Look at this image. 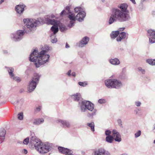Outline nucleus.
<instances>
[{
  "label": "nucleus",
  "instance_id": "nucleus-1",
  "mask_svg": "<svg viewBox=\"0 0 155 155\" xmlns=\"http://www.w3.org/2000/svg\"><path fill=\"white\" fill-rule=\"evenodd\" d=\"M43 50L38 53L37 50H34L31 53L29 57L30 61L35 63V64L37 68L43 65L48 62L50 58V55L46 54L47 50Z\"/></svg>",
  "mask_w": 155,
  "mask_h": 155
},
{
  "label": "nucleus",
  "instance_id": "nucleus-2",
  "mask_svg": "<svg viewBox=\"0 0 155 155\" xmlns=\"http://www.w3.org/2000/svg\"><path fill=\"white\" fill-rule=\"evenodd\" d=\"M130 19V17L129 14L123 12L117 8H113L111 10V13L109 18L108 23L109 25H110L117 21L124 22Z\"/></svg>",
  "mask_w": 155,
  "mask_h": 155
},
{
  "label": "nucleus",
  "instance_id": "nucleus-3",
  "mask_svg": "<svg viewBox=\"0 0 155 155\" xmlns=\"http://www.w3.org/2000/svg\"><path fill=\"white\" fill-rule=\"evenodd\" d=\"M23 22L26 25L24 30L27 32L31 31L37 26L43 24V20L41 18L35 19L25 18L23 19Z\"/></svg>",
  "mask_w": 155,
  "mask_h": 155
},
{
  "label": "nucleus",
  "instance_id": "nucleus-4",
  "mask_svg": "<svg viewBox=\"0 0 155 155\" xmlns=\"http://www.w3.org/2000/svg\"><path fill=\"white\" fill-rule=\"evenodd\" d=\"M80 108L81 111L82 112H85L87 110L92 111V112L87 114V116L89 117L92 118L96 114L97 110L94 109V104L89 101L86 100L82 101L80 104Z\"/></svg>",
  "mask_w": 155,
  "mask_h": 155
},
{
  "label": "nucleus",
  "instance_id": "nucleus-5",
  "mask_svg": "<svg viewBox=\"0 0 155 155\" xmlns=\"http://www.w3.org/2000/svg\"><path fill=\"white\" fill-rule=\"evenodd\" d=\"M41 75L38 74H35L34 77L30 81L28 90L29 92L33 91L36 87Z\"/></svg>",
  "mask_w": 155,
  "mask_h": 155
},
{
  "label": "nucleus",
  "instance_id": "nucleus-6",
  "mask_svg": "<svg viewBox=\"0 0 155 155\" xmlns=\"http://www.w3.org/2000/svg\"><path fill=\"white\" fill-rule=\"evenodd\" d=\"M51 149V147L50 145L48 144H43L41 142L35 148L36 150L41 154L47 153Z\"/></svg>",
  "mask_w": 155,
  "mask_h": 155
},
{
  "label": "nucleus",
  "instance_id": "nucleus-7",
  "mask_svg": "<svg viewBox=\"0 0 155 155\" xmlns=\"http://www.w3.org/2000/svg\"><path fill=\"white\" fill-rule=\"evenodd\" d=\"M25 33V32L22 30H18L15 33L12 34L11 38L13 41H19L23 38Z\"/></svg>",
  "mask_w": 155,
  "mask_h": 155
},
{
  "label": "nucleus",
  "instance_id": "nucleus-8",
  "mask_svg": "<svg viewBox=\"0 0 155 155\" xmlns=\"http://www.w3.org/2000/svg\"><path fill=\"white\" fill-rule=\"evenodd\" d=\"M56 122L58 124H60L61 126L63 128H69L71 127L70 122L66 120L58 119L56 120Z\"/></svg>",
  "mask_w": 155,
  "mask_h": 155
},
{
  "label": "nucleus",
  "instance_id": "nucleus-9",
  "mask_svg": "<svg viewBox=\"0 0 155 155\" xmlns=\"http://www.w3.org/2000/svg\"><path fill=\"white\" fill-rule=\"evenodd\" d=\"M147 35L149 38V42L151 44L155 43V31L150 29L147 31Z\"/></svg>",
  "mask_w": 155,
  "mask_h": 155
},
{
  "label": "nucleus",
  "instance_id": "nucleus-10",
  "mask_svg": "<svg viewBox=\"0 0 155 155\" xmlns=\"http://www.w3.org/2000/svg\"><path fill=\"white\" fill-rule=\"evenodd\" d=\"M92 155H110V153L102 148L95 150L92 153Z\"/></svg>",
  "mask_w": 155,
  "mask_h": 155
},
{
  "label": "nucleus",
  "instance_id": "nucleus-11",
  "mask_svg": "<svg viewBox=\"0 0 155 155\" xmlns=\"http://www.w3.org/2000/svg\"><path fill=\"white\" fill-rule=\"evenodd\" d=\"M58 149L59 152L62 153L66 155H74L73 153V152L72 150L68 148L59 147H58Z\"/></svg>",
  "mask_w": 155,
  "mask_h": 155
},
{
  "label": "nucleus",
  "instance_id": "nucleus-12",
  "mask_svg": "<svg viewBox=\"0 0 155 155\" xmlns=\"http://www.w3.org/2000/svg\"><path fill=\"white\" fill-rule=\"evenodd\" d=\"M26 6L23 4H20L16 5L15 7V10L17 13L22 15L25 10Z\"/></svg>",
  "mask_w": 155,
  "mask_h": 155
},
{
  "label": "nucleus",
  "instance_id": "nucleus-13",
  "mask_svg": "<svg viewBox=\"0 0 155 155\" xmlns=\"http://www.w3.org/2000/svg\"><path fill=\"white\" fill-rule=\"evenodd\" d=\"M112 136L114 139L117 142H120L121 140V136L120 133L116 130H113L112 131Z\"/></svg>",
  "mask_w": 155,
  "mask_h": 155
},
{
  "label": "nucleus",
  "instance_id": "nucleus-14",
  "mask_svg": "<svg viewBox=\"0 0 155 155\" xmlns=\"http://www.w3.org/2000/svg\"><path fill=\"white\" fill-rule=\"evenodd\" d=\"M68 18L71 20L70 22V24L68 25V27L70 28H71L74 25V21L76 20V17L74 13L71 12L68 13Z\"/></svg>",
  "mask_w": 155,
  "mask_h": 155
},
{
  "label": "nucleus",
  "instance_id": "nucleus-15",
  "mask_svg": "<svg viewBox=\"0 0 155 155\" xmlns=\"http://www.w3.org/2000/svg\"><path fill=\"white\" fill-rule=\"evenodd\" d=\"M113 84V88L119 89L123 86L122 82L116 79H114Z\"/></svg>",
  "mask_w": 155,
  "mask_h": 155
},
{
  "label": "nucleus",
  "instance_id": "nucleus-16",
  "mask_svg": "<svg viewBox=\"0 0 155 155\" xmlns=\"http://www.w3.org/2000/svg\"><path fill=\"white\" fill-rule=\"evenodd\" d=\"M41 141L35 136L32 137L30 139V143L32 145H34L35 148L40 143Z\"/></svg>",
  "mask_w": 155,
  "mask_h": 155
},
{
  "label": "nucleus",
  "instance_id": "nucleus-17",
  "mask_svg": "<svg viewBox=\"0 0 155 155\" xmlns=\"http://www.w3.org/2000/svg\"><path fill=\"white\" fill-rule=\"evenodd\" d=\"M41 141L35 136L32 137L30 139V143L32 145H34L35 148L40 143Z\"/></svg>",
  "mask_w": 155,
  "mask_h": 155
},
{
  "label": "nucleus",
  "instance_id": "nucleus-18",
  "mask_svg": "<svg viewBox=\"0 0 155 155\" xmlns=\"http://www.w3.org/2000/svg\"><path fill=\"white\" fill-rule=\"evenodd\" d=\"M89 40L88 37L87 36L85 37L78 44V45L79 47H83L87 44Z\"/></svg>",
  "mask_w": 155,
  "mask_h": 155
},
{
  "label": "nucleus",
  "instance_id": "nucleus-19",
  "mask_svg": "<svg viewBox=\"0 0 155 155\" xmlns=\"http://www.w3.org/2000/svg\"><path fill=\"white\" fill-rule=\"evenodd\" d=\"M85 15L86 14L84 12H79L76 16V20L79 21H82L84 20Z\"/></svg>",
  "mask_w": 155,
  "mask_h": 155
},
{
  "label": "nucleus",
  "instance_id": "nucleus-20",
  "mask_svg": "<svg viewBox=\"0 0 155 155\" xmlns=\"http://www.w3.org/2000/svg\"><path fill=\"white\" fill-rule=\"evenodd\" d=\"M114 79H107L105 81V86L109 88H113Z\"/></svg>",
  "mask_w": 155,
  "mask_h": 155
},
{
  "label": "nucleus",
  "instance_id": "nucleus-21",
  "mask_svg": "<svg viewBox=\"0 0 155 155\" xmlns=\"http://www.w3.org/2000/svg\"><path fill=\"white\" fill-rule=\"evenodd\" d=\"M128 5L126 3H123L118 6V7L120 8V11L129 14V11L127 10Z\"/></svg>",
  "mask_w": 155,
  "mask_h": 155
},
{
  "label": "nucleus",
  "instance_id": "nucleus-22",
  "mask_svg": "<svg viewBox=\"0 0 155 155\" xmlns=\"http://www.w3.org/2000/svg\"><path fill=\"white\" fill-rule=\"evenodd\" d=\"M6 134L5 130L4 128L0 129V143H2L5 138V135Z\"/></svg>",
  "mask_w": 155,
  "mask_h": 155
},
{
  "label": "nucleus",
  "instance_id": "nucleus-23",
  "mask_svg": "<svg viewBox=\"0 0 155 155\" xmlns=\"http://www.w3.org/2000/svg\"><path fill=\"white\" fill-rule=\"evenodd\" d=\"M127 34H126L125 32H122L120 33L119 34V36L116 39L117 41H120L122 39L127 38Z\"/></svg>",
  "mask_w": 155,
  "mask_h": 155
},
{
  "label": "nucleus",
  "instance_id": "nucleus-24",
  "mask_svg": "<svg viewBox=\"0 0 155 155\" xmlns=\"http://www.w3.org/2000/svg\"><path fill=\"white\" fill-rule=\"evenodd\" d=\"M46 21L47 24L53 25V26L58 25V21H57L54 19H51L48 18V17L46 18Z\"/></svg>",
  "mask_w": 155,
  "mask_h": 155
},
{
  "label": "nucleus",
  "instance_id": "nucleus-25",
  "mask_svg": "<svg viewBox=\"0 0 155 155\" xmlns=\"http://www.w3.org/2000/svg\"><path fill=\"white\" fill-rule=\"evenodd\" d=\"M109 61L110 64L115 65H119L120 63L119 60L117 58L110 59Z\"/></svg>",
  "mask_w": 155,
  "mask_h": 155
},
{
  "label": "nucleus",
  "instance_id": "nucleus-26",
  "mask_svg": "<svg viewBox=\"0 0 155 155\" xmlns=\"http://www.w3.org/2000/svg\"><path fill=\"white\" fill-rule=\"evenodd\" d=\"M81 94L80 93H77L71 96V97L74 101H78L81 99Z\"/></svg>",
  "mask_w": 155,
  "mask_h": 155
},
{
  "label": "nucleus",
  "instance_id": "nucleus-27",
  "mask_svg": "<svg viewBox=\"0 0 155 155\" xmlns=\"http://www.w3.org/2000/svg\"><path fill=\"white\" fill-rule=\"evenodd\" d=\"M120 32L119 31H113L110 34V37L111 38L114 39L119 35Z\"/></svg>",
  "mask_w": 155,
  "mask_h": 155
},
{
  "label": "nucleus",
  "instance_id": "nucleus-28",
  "mask_svg": "<svg viewBox=\"0 0 155 155\" xmlns=\"http://www.w3.org/2000/svg\"><path fill=\"white\" fill-rule=\"evenodd\" d=\"M44 121V119L42 118L36 119L34 121L33 124L35 125H39L43 123Z\"/></svg>",
  "mask_w": 155,
  "mask_h": 155
},
{
  "label": "nucleus",
  "instance_id": "nucleus-29",
  "mask_svg": "<svg viewBox=\"0 0 155 155\" xmlns=\"http://www.w3.org/2000/svg\"><path fill=\"white\" fill-rule=\"evenodd\" d=\"M59 29L61 32L64 31L68 29L67 27L64 25L61 24L59 25Z\"/></svg>",
  "mask_w": 155,
  "mask_h": 155
},
{
  "label": "nucleus",
  "instance_id": "nucleus-30",
  "mask_svg": "<svg viewBox=\"0 0 155 155\" xmlns=\"http://www.w3.org/2000/svg\"><path fill=\"white\" fill-rule=\"evenodd\" d=\"M24 101V99H19L17 101V102L16 103V104L18 105L19 107H20L23 104Z\"/></svg>",
  "mask_w": 155,
  "mask_h": 155
},
{
  "label": "nucleus",
  "instance_id": "nucleus-31",
  "mask_svg": "<svg viewBox=\"0 0 155 155\" xmlns=\"http://www.w3.org/2000/svg\"><path fill=\"white\" fill-rule=\"evenodd\" d=\"M51 30L53 31L54 34H55L58 31V25L53 26L51 28Z\"/></svg>",
  "mask_w": 155,
  "mask_h": 155
},
{
  "label": "nucleus",
  "instance_id": "nucleus-32",
  "mask_svg": "<svg viewBox=\"0 0 155 155\" xmlns=\"http://www.w3.org/2000/svg\"><path fill=\"white\" fill-rule=\"evenodd\" d=\"M114 139L112 136H107L106 138V140L108 143H111Z\"/></svg>",
  "mask_w": 155,
  "mask_h": 155
},
{
  "label": "nucleus",
  "instance_id": "nucleus-33",
  "mask_svg": "<svg viewBox=\"0 0 155 155\" xmlns=\"http://www.w3.org/2000/svg\"><path fill=\"white\" fill-rule=\"evenodd\" d=\"M8 70L10 77L12 78L14 75L13 73L14 69L12 68H8Z\"/></svg>",
  "mask_w": 155,
  "mask_h": 155
},
{
  "label": "nucleus",
  "instance_id": "nucleus-34",
  "mask_svg": "<svg viewBox=\"0 0 155 155\" xmlns=\"http://www.w3.org/2000/svg\"><path fill=\"white\" fill-rule=\"evenodd\" d=\"M87 125L91 128V130L92 131H94V124L93 122L91 123H88Z\"/></svg>",
  "mask_w": 155,
  "mask_h": 155
},
{
  "label": "nucleus",
  "instance_id": "nucleus-35",
  "mask_svg": "<svg viewBox=\"0 0 155 155\" xmlns=\"http://www.w3.org/2000/svg\"><path fill=\"white\" fill-rule=\"evenodd\" d=\"M146 62L151 65H155V59H148L146 60Z\"/></svg>",
  "mask_w": 155,
  "mask_h": 155
},
{
  "label": "nucleus",
  "instance_id": "nucleus-36",
  "mask_svg": "<svg viewBox=\"0 0 155 155\" xmlns=\"http://www.w3.org/2000/svg\"><path fill=\"white\" fill-rule=\"evenodd\" d=\"M74 11L76 13H79L81 12H83V9L80 7L79 6L74 8Z\"/></svg>",
  "mask_w": 155,
  "mask_h": 155
},
{
  "label": "nucleus",
  "instance_id": "nucleus-37",
  "mask_svg": "<svg viewBox=\"0 0 155 155\" xmlns=\"http://www.w3.org/2000/svg\"><path fill=\"white\" fill-rule=\"evenodd\" d=\"M11 78L13 80L18 82H20L21 80V78L17 76L15 77V75H14V76H13L12 78Z\"/></svg>",
  "mask_w": 155,
  "mask_h": 155
},
{
  "label": "nucleus",
  "instance_id": "nucleus-38",
  "mask_svg": "<svg viewBox=\"0 0 155 155\" xmlns=\"http://www.w3.org/2000/svg\"><path fill=\"white\" fill-rule=\"evenodd\" d=\"M23 113L22 112L18 114V118L19 120H22L23 119Z\"/></svg>",
  "mask_w": 155,
  "mask_h": 155
},
{
  "label": "nucleus",
  "instance_id": "nucleus-39",
  "mask_svg": "<svg viewBox=\"0 0 155 155\" xmlns=\"http://www.w3.org/2000/svg\"><path fill=\"white\" fill-rule=\"evenodd\" d=\"M137 69L138 71L140 72L141 73H142V74H144L145 73V70L139 67Z\"/></svg>",
  "mask_w": 155,
  "mask_h": 155
},
{
  "label": "nucleus",
  "instance_id": "nucleus-40",
  "mask_svg": "<svg viewBox=\"0 0 155 155\" xmlns=\"http://www.w3.org/2000/svg\"><path fill=\"white\" fill-rule=\"evenodd\" d=\"M78 84L81 86H83V87H85V86H86V85L87 84V83H86V82H78Z\"/></svg>",
  "mask_w": 155,
  "mask_h": 155
},
{
  "label": "nucleus",
  "instance_id": "nucleus-41",
  "mask_svg": "<svg viewBox=\"0 0 155 155\" xmlns=\"http://www.w3.org/2000/svg\"><path fill=\"white\" fill-rule=\"evenodd\" d=\"M141 134V132L140 130L138 131L135 134V137L137 138L140 136Z\"/></svg>",
  "mask_w": 155,
  "mask_h": 155
},
{
  "label": "nucleus",
  "instance_id": "nucleus-42",
  "mask_svg": "<svg viewBox=\"0 0 155 155\" xmlns=\"http://www.w3.org/2000/svg\"><path fill=\"white\" fill-rule=\"evenodd\" d=\"M111 131L109 130H107L105 132V135L107 136H110Z\"/></svg>",
  "mask_w": 155,
  "mask_h": 155
},
{
  "label": "nucleus",
  "instance_id": "nucleus-43",
  "mask_svg": "<svg viewBox=\"0 0 155 155\" xmlns=\"http://www.w3.org/2000/svg\"><path fill=\"white\" fill-rule=\"evenodd\" d=\"M106 102V101L104 99H101L99 100L98 101V102L100 104H104Z\"/></svg>",
  "mask_w": 155,
  "mask_h": 155
},
{
  "label": "nucleus",
  "instance_id": "nucleus-44",
  "mask_svg": "<svg viewBox=\"0 0 155 155\" xmlns=\"http://www.w3.org/2000/svg\"><path fill=\"white\" fill-rule=\"evenodd\" d=\"M29 142V138L28 137H27L23 141V143L25 144H27Z\"/></svg>",
  "mask_w": 155,
  "mask_h": 155
},
{
  "label": "nucleus",
  "instance_id": "nucleus-45",
  "mask_svg": "<svg viewBox=\"0 0 155 155\" xmlns=\"http://www.w3.org/2000/svg\"><path fill=\"white\" fill-rule=\"evenodd\" d=\"M57 38H53L51 37V41L52 43H55L57 42Z\"/></svg>",
  "mask_w": 155,
  "mask_h": 155
},
{
  "label": "nucleus",
  "instance_id": "nucleus-46",
  "mask_svg": "<svg viewBox=\"0 0 155 155\" xmlns=\"http://www.w3.org/2000/svg\"><path fill=\"white\" fill-rule=\"evenodd\" d=\"M117 123L121 127H122V121L121 119H118L117 120Z\"/></svg>",
  "mask_w": 155,
  "mask_h": 155
},
{
  "label": "nucleus",
  "instance_id": "nucleus-47",
  "mask_svg": "<svg viewBox=\"0 0 155 155\" xmlns=\"http://www.w3.org/2000/svg\"><path fill=\"white\" fill-rule=\"evenodd\" d=\"M135 105L137 107L140 106L141 104V103L140 101H137L135 102Z\"/></svg>",
  "mask_w": 155,
  "mask_h": 155
},
{
  "label": "nucleus",
  "instance_id": "nucleus-48",
  "mask_svg": "<svg viewBox=\"0 0 155 155\" xmlns=\"http://www.w3.org/2000/svg\"><path fill=\"white\" fill-rule=\"evenodd\" d=\"M41 108V106H38V107H36L35 110L37 112H39L40 111Z\"/></svg>",
  "mask_w": 155,
  "mask_h": 155
},
{
  "label": "nucleus",
  "instance_id": "nucleus-49",
  "mask_svg": "<svg viewBox=\"0 0 155 155\" xmlns=\"http://www.w3.org/2000/svg\"><path fill=\"white\" fill-rule=\"evenodd\" d=\"M66 9L68 11V13H70L71 12L70 11V7L69 6H67L66 7Z\"/></svg>",
  "mask_w": 155,
  "mask_h": 155
},
{
  "label": "nucleus",
  "instance_id": "nucleus-50",
  "mask_svg": "<svg viewBox=\"0 0 155 155\" xmlns=\"http://www.w3.org/2000/svg\"><path fill=\"white\" fill-rule=\"evenodd\" d=\"M66 11L64 10H63L60 13V15L61 16H62V15L64 14L65 13Z\"/></svg>",
  "mask_w": 155,
  "mask_h": 155
},
{
  "label": "nucleus",
  "instance_id": "nucleus-51",
  "mask_svg": "<svg viewBox=\"0 0 155 155\" xmlns=\"http://www.w3.org/2000/svg\"><path fill=\"white\" fill-rule=\"evenodd\" d=\"M71 70H69V71H68V73H67V74L68 76H70L71 75Z\"/></svg>",
  "mask_w": 155,
  "mask_h": 155
},
{
  "label": "nucleus",
  "instance_id": "nucleus-52",
  "mask_svg": "<svg viewBox=\"0 0 155 155\" xmlns=\"http://www.w3.org/2000/svg\"><path fill=\"white\" fill-rule=\"evenodd\" d=\"M153 132L155 134V123L154 124L153 126Z\"/></svg>",
  "mask_w": 155,
  "mask_h": 155
},
{
  "label": "nucleus",
  "instance_id": "nucleus-53",
  "mask_svg": "<svg viewBox=\"0 0 155 155\" xmlns=\"http://www.w3.org/2000/svg\"><path fill=\"white\" fill-rule=\"evenodd\" d=\"M125 29V28H120L119 29V31H123Z\"/></svg>",
  "mask_w": 155,
  "mask_h": 155
},
{
  "label": "nucleus",
  "instance_id": "nucleus-54",
  "mask_svg": "<svg viewBox=\"0 0 155 155\" xmlns=\"http://www.w3.org/2000/svg\"><path fill=\"white\" fill-rule=\"evenodd\" d=\"M71 75L74 77L76 76V73L74 72H73L71 73Z\"/></svg>",
  "mask_w": 155,
  "mask_h": 155
},
{
  "label": "nucleus",
  "instance_id": "nucleus-55",
  "mask_svg": "<svg viewBox=\"0 0 155 155\" xmlns=\"http://www.w3.org/2000/svg\"><path fill=\"white\" fill-rule=\"evenodd\" d=\"M151 14H152V15H155V11H152Z\"/></svg>",
  "mask_w": 155,
  "mask_h": 155
},
{
  "label": "nucleus",
  "instance_id": "nucleus-56",
  "mask_svg": "<svg viewBox=\"0 0 155 155\" xmlns=\"http://www.w3.org/2000/svg\"><path fill=\"white\" fill-rule=\"evenodd\" d=\"M69 47V45L67 43H66V44L65 48H68Z\"/></svg>",
  "mask_w": 155,
  "mask_h": 155
},
{
  "label": "nucleus",
  "instance_id": "nucleus-57",
  "mask_svg": "<svg viewBox=\"0 0 155 155\" xmlns=\"http://www.w3.org/2000/svg\"><path fill=\"white\" fill-rule=\"evenodd\" d=\"M50 17L51 18H53L55 17V16L53 14H52L50 15Z\"/></svg>",
  "mask_w": 155,
  "mask_h": 155
},
{
  "label": "nucleus",
  "instance_id": "nucleus-58",
  "mask_svg": "<svg viewBox=\"0 0 155 155\" xmlns=\"http://www.w3.org/2000/svg\"><path fill=\"white\" fill-rule=\"evenodd\" d=\"M131 2H132L134 3V4H136V2L135 1V0H130Z\"/></svg>",
  "mask_w": 155,
  "mask_h": 155
},
{
  "label": "nucleus",
  "instance_id": "nucleus-59",
  "mask_svg": "<svg viewBox=\"0 0 155 155\" xmlns=\"http://www.w3.org/2000/svg\"><path fill=\"white\" fill-rule=\"evenodd\" d=\"M3 53L4 54H7L8 53V51L6 50H4L3 51Z\"/></svg>",
  "mask_w": 155,
  "mask_h": 155
},
{
  "label": "nucleus",
  "instance_id": "nucleus-60",
  "mask_svg": "<svg viewBox=\"0 0 155 155\" xmlns=\"http://www.w3.org/2000/svg\"><path fill=\"white\" fill-rule=\"evenodd\" d=\"M25 150V151H24V153H25V154H26V153H27V152H28L27 150H25H25Z\"/></svg>",
  "mask_w": 155,
  "mask_h": 155
},
{
  "label": "nucleus",
  "instance_id": "nucleus-61",
  "mask_svg": "<svg viewBox=\"0 0 155 155\" xmlns=\"http://www.w3.org/2000/svg\"><path fill=\"white\" fill-rule=\"evenodd\" d=\"M4 2V0H0V4H1Z\"/></svg>",
  "mask_w": 155,
  "mask_h": 155
},
{
  "label": "nucleus",
  "instance_id": "nucleus-62",
  "mask_svg": "<svg viewBox=\"0 0 155 155\" xmlns=\"http://www.w3.org/2000/svg\"><path fill=\"white\" fill-rule=\"evenodd\" d=\"M120 155H127V154L126 153H123L122 154H121Z\"/></svg>",
  "mask_w": 155,
  "mask_h": 155
},
{
  "label": "nucleus",
  "instance_id": "nucleus-63",
  "mask_svg": "<svg viewBox=\"0 0 155 155\" xmlns=\"http://www.w3.org/2000/svg\"><path fill=\"white\" fill-rule=\"evenodd\" d=\"M103 2H104L105 1V0H101Z\"/></svg>",
  "mask_w": 155,
  "mask_h": 155
},
{
  "label": "nucleus",
  "instance_id": "nucleus-64",
  "mask_svg": "<svg viewBox=\"0 0 155 155\" xmlns=\"http://www.w3.org/2000/svg\"><path fill=\"white\" fill-rule=\"evenodd\" d=\"M154 143L155 144V140L154 141Z\"/></svg>",
  "mask_w": 155,
  "mask_h": 155
}]
</instances>
